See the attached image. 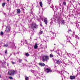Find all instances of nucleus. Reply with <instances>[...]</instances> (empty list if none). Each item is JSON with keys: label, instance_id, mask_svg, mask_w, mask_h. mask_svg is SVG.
<instances>
[{"label": "nucleus", "instance_id": "nucleus-15", "mask_svg": "<svg viewBox=\"0 0 80 80\" xmlns=\"http://www.w3.org/2000/svg\"><path fill=\"white\" fill-rule=\"evenodd\" d=\"M64 20H62L61 21V23H62L63 24H64Z\"/></svg>", "mask_w": 80, "mask_h": 80}, {"label": "nucleus", "instance_id": "nucleus-3", "mask_svg": "<svg viewBox=\"0 0 80 80\" xmlns=\"http://www.w3.org/2000/svg\"><path fill=\"white\" fill-rule=\"evenodd\" d=\"M38 28V25L36 24V23H32V24L31 28L34 30L35 29H37Z\"/></svg>", "mask_w": 80, "mask_h": 80}, {"label": "nucleus", "instance_id": "nucleus-12", "mask_svg": "<svg viewBox=\"0 0 80 80\" xmlns=\"http://www.w3.org/2000/svg\"><path fill=\"white\" fill-rule=\"evenodd\" d=\"M17 13H20L21 12V11H20V9H18L17 10Z\"/></svg>", "mask_w": 80, "mask_h": 80}, {"label": "nucleus", "instance_id": "nucleus-10", "mask_svg": "<svg viewBox=\"0 0 80 80\" xmlns=\"http://www.w3.org/2000/svg\"><path fill=\"white\" fill-rule=\"evenodd\" d=\"M38 48V44L36 43L34 45V49H37Z\"/></svg>", "mask_w": 80, "mask_h": 80}, {"label": "nucleus", "instance_id": "nucleus-7", "mask_svg": "<svg viewBox=\"0 0 80 80\" xmlns=\"http://www.w3.org/2000/svg\"><path fill=\"white\" fill-rule=\"evenodd\" d=\"M44 22L46 24V25H47V23H48V19H47V18H44Z\"/></svg>", "mask_w": 80, "mask_h": 80}, {"label": "nucleus", "instance_id": "nucleus-30", "mask_svg": "<svg viewBox=\"0 0 80 80\" xmlns=\"http://www.w3.org/2000/svg\"><path fill=\"white\" fill-rule=\"evenodd\" d=\"M69 41L70 42V43H71V44H72V43H71V42H70V40H69Z\"/></svg>", "mask_w": 80, "mask_h": 80}, {"label": "nucleus", "instance_id": "nucleus-17", "mask_svg": "<svg viewBox=\"0 0 80 80\" xmlns=\"http://www.w3.org/2000/svg\"><path fill=\"white\" fill-rule=\"evenodd\" d=\"M50 57L51 58H52V57H53V55L52 54H51L50 55Z\"/></svg>", "mask_w": 80, "mask_h": 80}, {"label": "nucleus", "instance_id": "nucleus-11", "mask_svg": "<svg viewBox=\"0 0 80 80\" xmlns=\"http://www.w3.org/2000/svg\"><path fill=\"white\" fill-rule=\"evenodd\" d=\"M57 22H58V24H60V19L59 18H58L57 20Z\"/></svg>", "mask_w": 80, "mask_h": 80}, {"label": "nucleus", "instance_id": "nucleus-9", "mask_svg": "<svg viewBox=\"0 0 80 80\" xmlns=\"http://www.w3.org/2000/svg\"><path fill=\"white\" fill-rule=\"evenodd\" d=\"M38 65L41 66V67H44L45 65L44 63H39L38 64Z\"/></svg>", "mask_w": 80, "mask_h": 80}, {"label": "nucleus", "instance_id": "nucleus-33", "mask_svg": "<svg viewBox=\"0 0 80 80\" xmlns=\"http://www.w3.org/2000/svg\"><path fill=\"white\" fill-rule=\"evenodd\" d=\"M10 0H7V1H8V2H9V1Z\"/></svg>", "mask_w": 80, "mask_h": 80}, {"label": "nucleus", "instance_id": "nucleus-18", "mask_svg": "<svg viewBox=\"0 0 80 80\" xmlns=\"http://www.w3.org/2000/svg\"><path fill=\"white\" fill-rule=\"evenodd\" d=\"M63 4L64 5H66V2L65 1H64L63 2Z\"/></svg>", "mask_w": 80, "mask_h": 80}, {"label": "nucleus", "instance_id": "nucleus-26", "mask_svg": "<svg viewBox=\"0 0 80 80\" xmlns=\"http://www.w3.org/2000/svg\"><path fill=\"white\" fill-rule=\"evenodd\" d=\"M5 54H7V50L5 51Z\"/></svg>", "mask_w": 80, "mask_h": 80}, {"label": "nucleus", "instance_id": "nucleus-28", "mask_svg": "<svg viewBox=\"0 0 80 80\" xmlns=\"http://www.w3.org/2000/svg\"><path fill=\"white\" fill-rule=\"evenodd\" d=\"M40 25L41 27H43V25H42V23L40 24Z\"/></svg>", "mask_w": 80, "mask_h": 80}, {"label": "nucleus", "instance_id": "nucleus-32", "mask_svg": "<svg viewBox=\"0 0 80 80\" xmlns=\"http://www.w3.org/2000/svg\"><path fill=\"white\" fill-rule=\"evenodd\" d=\"M73 34H74V35L75 34V32H73Z\"/></svg>", "mask_w": 80, "mask_h": 80}, {"label": "nucleus", "instance_id": "nucleus-6", "mask_svg": "<svg viewBox=\"0 0 80 80\" xmlns=\"http://www.w3.org/2000/svg\"><path fill=\"white\" fill-rule=\"evenodd\" d=\"M56 63H57V64H58V65H60V63H62V61H61L60 60H56Z\"/></svg>", "mask_w": 80, "mask_h": 80}, {"label": "nucleus", "instance_id": "nucleus-27", "mask_svg": "<svg viewBox=\"0 0 80 80\" xmlns=\"http://www.w3.org/2000/svg\"><path fill=\"white\" fill-rule=\"evenodd\" d=\"M12 64H15V62H13V61H12Z\"/></svg>", "mask_w": 80, "mask_h": 80}, {"label": "nucleus", "instance_id": "nucleus-20", "mask_svg": "<svg viewBox=\"0 0 80 80\" xmlns=\"http://www.w3.org/2000/svg\"><path fill=\"white\" fill-rule=\"evenodd\" d=\"M9 79H10V80H13V78H12V77H9Z\"/></svg>", "mask_w": 80, "mask_h": 80}, {"label": "nucleus", "instance_id": "nucleus-8", "mask_svg": "<svg viewBox=\"0 0 80 80\" xmlns=\"http://www.w3.org/2000/svg\"><path fill=\"white\" fill-rule=\"evenodd\" d=\"M70 78L71 80H73L75 78V76H71L70 77Z\"/></svg>", "mask_w": 80, "mask_h": 80}, {"label": "nucleus", "instance_id": "nucleus-31", "mask_svg": "<svg viewBox=\"0 0 80 80\" xmlns=\"http://www.w3.org/2000/svg\"><path fill=\"white\" fill-rule=\"evenodd\" d=\"M2 77V76H1V75L0 74V78H1Z\"/></svg>", "mask_w": 80, "mask_h": 80}, {"label": "nucleus", "instance_id": "nucleus-5", "mask_svg": "<svg viewBox=\"0 0 80 80\" xmlns=\"http://www.w3.org/2000/svg\"><path fill=\"white\" fill-rule=\"evenodd\" d=\"M45 71H46L47 72V73H50V72H52V71L51 69L49 68H47L45 69Z\"/></svg>", "mask_w": 80, "mask_h": 80}, {"label": "nucleus", "instance_id": "nucleus-19", "mask_svg": "<svg viewBox=\"0 0 80 80\" xmlns=\"http://www.w3.org/2000/svg\"><path fill=\"white\" fill-rule=\"evenodd\" d=\"M22 60L19 59V63H21L22 62Z\"/></svg>", "mask_w": 80, "mask_h": 80}, {"label": "nucleus", "instance_id": "nucleus-1", "mask_svg": "<svg viewBox=\"0 0 80 80\" xmlns=\"http://www.w3.org/2000/svg\"><path fill=\"white\" fill-rule=\"evenodd\" d=\"M17 73V70H11L9 71L8 72V74L9 75L13 76L15 74H16Z\"/></svg>", "mask_w": 80, "mask_h": 80}, {"label": "nucleus", "instance_id": "nucleus-16", "mask_svg": "<svg viewBox=\"0 0 80 80\" xmlns=\"http://www.w3.org/2000/svg\"><path fill=\"white\" fill-rule=\"evenodd\" d=\"M5 5H6V4L5 3H3L2 4V7H4Z\"/></svg>", "mask_w": 80, "mask_h": 80}, {"label": "nucleus", "instance_id": "nucleus-4", "mask_svg": "<svg viewBox=\"0 0 80 80\" xmlns=\"http://www.w3.org/2000/svg\"><path fill=\"white\" fill-rule=\"evenodd\" d=\"M5 32L6 33H9L10 32V26H7L6 28Z\"/></svg>", "mask_w": 80, "mask_h": 80}, {"label": "nucleus", "instance_id": "nucleus-29", "mask_svg": "<svg viewBox=\"0 0 80 80\" xmlns=\"http://www.w3.org/2000/svg\"><path fill=\"white\" fill-rule=\"evenodd\" d=\"M30 13H31V14H32L33 13V12H30Z\"/></svg>", "mask_w": 80, "mask_h": 80}, {"label": "nucleus", "instance_id": "nucleus-22", "mask_svg": "<svg viewBox=\"0 0 80 80\" xmlns=\"http://www.w3.org/2000/svg\"><path fill=\"white\" fill-rule=\"evenodd\" d=\"M1 35H3V32H1Z\"/></svg>", "mask_w": 80, "mask_h": 80}, {"label": "nucleus", "instance_id": "nucleus-21", "mask_svg": "<svg viewBox=\"0 0 80 80\" xmlns=\"http://www.w3.org/2000/svg\"><path fill=\"white\" fill-rule=\"evenodd\" d=\"M26 55L27 57H28V56H29V54H28V53H26Z\"/></svg>", "mask_w": 80, "mask_h": 80}, {"label": "nucleus", "instance_id": "nucleus-34", "mask_svg": "<svg viewBox=\"0 0 80 80\" xmlns=\"http://www.w3.org/2000/svg\"><path fill=\"white\" fill-rule=\"evenodd\" d=\"M78 4H79V5H80V3H79Z\"/></svg>", "mask_w": 80, "mask_h": 80}, {"label": "nucleus", "instance_id": "nucleus-24", "mask_svg": "<svg viewBox=\"0 0 80 80\" xmlns=\"http://www.w3.org/2000/svg\"><path fill=\"white\" fill-rule=\"evenodd\" d=\"M4 47H8V44H6L5 45H4Z\"/></svg>", "mask_w": 80, "mask_h": 80}, {"label": "nucleus", "instance_id": "nucleus-25", "mask_svg": "<svg viewBox=\"0 0 80 80\" xmlns=\"http://www.w3.org/2000/svg\"><path fill=\"white\" fill-rule=\"evenodd\" d=\"M68 33H69V32H72V30H68Z\"/></svg>", "mask_w": 80, "mask_h": 80}, {"label": "nucleus", "instance_id": "nucleus-2", "mask_svg": "<svg viewBox=\"0 0 80 80\" xmlns=\"http://www.w3.org/2000/svg\"><path fill=\"white\" fill-rule=\"evenodd\" d=\"M48 60H49V56L47 55H44L42 57V60L43 62H47Z\"/></svg>", "mask_w": 80, "mask_h": 80}, {"label": "nucleus", "instance_id": "nucleus-14", "mask_svg": "<svg viewBox=\"0 0 80 80\" xmlns=\"http://www.w3.org/2000/svg\"><path fill=\"white\" fill-rule=\"evenodd\" d=\"M39 4H40V7H42V2H39Z\"/></svg>", "mask_w": 80, "mask_h": 80}, {"label": "nucleus", "instance_id": "nucleus-23", "mask_svg": "<svg viewBox=\"0 0 80 80\" xmlns=\"http://www.w3.org/2000/svg\"><path fill=\"white\" fill-rule=\"evenodd\" d=\"M39 33L40 34H42V33H43V31H40V32H39Z\"/></svg>", "mask_w": 80, "mask_h": 80}, {"label": "nucleus", "instance_id": "nucleus-13", "mask_svg": "<svg viewBox=\"0 0 80 80\" xmlns=\"http://www.w3.org/2000/svg\"><path fill=\"white\" fill-rule=\"evenodd\" d=\"M25 80H29V78L27 76H25Z\"/></svg>", "mask_w": 80, "mask_h": 80}]
</instances>
